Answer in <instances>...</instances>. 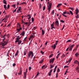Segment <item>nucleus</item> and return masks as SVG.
<instances>
[{
    "label": "nucleus",
    "mask_w": 79,
    "mask_h": 79,
    "mask_svg": "<svg viewBox=\"0 0 79 79\" xmlns=\"http://www.w3.org/2000/svg\"><path fill=\"white\" fill-rule=\"evenodd\" d=\"M54 11H55L54 10H52V11L51 12V14H52V15H54V13H55Z\"/></svg>",
    "instance_id": "nucleus-29"
},
{
    "label": "nucleus",
    "mask_w": 79,
    "mask_h": 79,
    "mask_svg": "<svg viewBox=\"0 0 79 79\" xmlns=\"http://www.w3.org/2000/svg\"><path fill=\"white\" fill-rule=\"evenodd\" d=\"M24 55L25 56L27 54V51H24L23 52Z\"/></svg>",
    "instance_id": "nucleus-22"
},
{
    "label": "nucleus",
    "mask_w": 79,
    "mask_h": 79,
    "mask_svg": "<svg viewBox=\"0 0 79 79\" xmlns=\"http://www.w3.org/2000/svg\"><path fill=\"white\" fill-rule=\"evenodd\" d=\"M23 23H24L25 25H26L27 24H28V23H27V22L25 23L23 21Z\"/></svg>",
    "instance_id": "nucleus-34"
},
{
    "label": "nucleus",
    "mask_w": 79,
    "mask_h": 79,
    "mask_svg": "<svg viewBox=\"0 0 79 79\" xmlns=\"http://www.w3.org/2000/svg\"><path fill=\"white\" fill-rule=\"evenodd\" d=\"M48 75H49V76H51V74H52V73H51V72H49L48 73Z\"/></svg>",
    "instance_id": "nucleus-37"
},
{
    "label": "nucleus",
    "mask_w": 79,
    "mask_h": 79,
    "mask_svg": "<svg viewBox=\"0 0 79 79\" xmlns=\"http://www.w3.org/2000/svg\"><path fill=\"white\" fill-rule=\"evenodd\" d=\"M43 61H44V59H42V60H41V61H40L39 62V63L40 64H41L42 63V62H43Z\"/></svg>",
    "instance_id": "nucleus-26"
},
{
    "label": "nucleus",
    "mask_w": 79,
    "mask_h": 79,
    "mask_svg": "<svg viewBox=\"0 0 79 79\" xmlns=\"http://www.w3.org/2000/svg\"><path fill=\"white\" fill-rule=\"evenodd\" d=\"M13 13H14L15 12H16V9H15V10H13Z\"/></svg>",
    "instance_id": "nucleus-38"
},
{
    "label": "nucleus",
    "mask_w": 79,
    "mask_h": 79,
    "mask_svg": "<svg viewBox=\"0 0 79 79\" xmlns=\"http://www.w3.org/2000/svg\"><path fill=\"white\" fill-rule=\"evenodd\" d=\"M18 55V53L17 52L15 55V56H16Z\"/></svg>",
    "instance_id": "nucleus-63"
},
{
    "label": "nucleus",
    "mask_w": 79,
    "mask_h": 79,
    "mask_svg": "<svg viewBox=\"0 0 79 79\" xmlns=\"http://www.w3.org/2000/svg\"><path fill=\"white\" fill-rule=\"evenodd\" d=\"M42 35H44V34H45V31L43 29L42 30Z\"/></svg>",
    "instance_id": "nucleus-17"
},
{
    "label": "nucleus",
    "mask_w": 79,
    "mask_h": 79,
    "mask_svg": "<svg viewBox=\"0 0 79 79\" xmlns=\"http://www.w3.org/2000/svg\"><path fill=\"white\" fill-rule=\"evenodd\" d=\"M16 31H17L16 32V33H18L19 32V31H20L19 29H17L16 30Z\"/></svg>",
    "instance_id": "nucleus-30"
},
{
    "label": "nucleus",
    "mask_w": 79,
    "mask_h": 79,
    "mask_svg": "<svg viewBox=\"0 0 79 79\" xmlns=\"http://www.w3.org/2000/svg\"><path fill=\"white\" fill-rule=\"evenodd\" d=\"M76 12V15H77L78 14V13H79V10L77 8H76V9L75 10Z\"/></svg>",
    "instance_id": "nucleus-11"
},
{
    "label": "nucleus",
    "mask_w": 79,
    "mask_h": 79,
    "mask_svg": "<svg viewBox=\"0 0 79 79\" xmlns=\"http://www.w3.org/2000/svg\"><path fill=\"white\" fill-rule=\"evenodd\" d=\"M28 16H29L28 18V19H30L31 18V17L29 15H27Z\"/></svg>",
    "instance_id": "nucleus-32"
},
{
    "label": "nucleus",
    "mask_w": 79,
    "mask_h": 79,
    "mask_svg": "<svg viewBox=\"0 0 79 79\" xmlns=\"http://www.w3.org/2000/svg\"><path fill=\"white\" fill-rule=\"evenodd\" d=\"M40 53H41V54H44V52H43L42 51H40Z\"/></svg>",
    "instance_id": "nucleus-45"
},
{
    "label": "nucleus",
    "mask_w": 79,
    "mask_h": 79,
    "mask_svg": "<svg viewBox=\"0 0 79 79\" xmlns=\"http://www.w3.org/2000/svg\"><path fill=\"white\" fill-rule=\"evenodd\" d=\"M60 22H61V23H64L65 22L64 21L61 20H60Z\"/></svg>",
    "instance_id": "nucleus-40"
},
{
    "label": "nucleus",
    "mask_w": 79,
    "mask_h": 79,
    "mask_svg": "<svg viewBox=\"0 0 79 79\" xmlns=\"http://www.w3.org/2000/svg\"><path fill=\"white\" fill-rule=\"evenodd\" d=\"M17 27H20V24H17Z\"/></svg>",
    "instance_id": "nucleus-59"
},
{
    "label": "nucleus",
    "mask_w": 79,
    "mask_h": 79,
    "mask_svg": "<svg viewBox=\"0 0 79 79\" xmlns=\"http://www.w3.org/2000/svg\"><path fill=\"white\" fill-rule=\"evenodd\" d=\"M75 55L76 57H77V56H78V55H79V53L77 52L76 54H75Z\"/></svg>",
    "instance_id": "nucleus-14"
},
{
    "label": "nucleus",
    "mask_w": 79,
    "mask_h": 79,
    "mask_svg": "<svg viewBox=\"0 0 79 79\" xmlns=\"http://www.w3.org/2000/svg\"><path fill=\"white\" fill-rule=\"evenodd\" d=\"M56 69H54V73H55V72H56Z\"/></svg>",
    "instance_id": "nucleus-56"
},
{
    "label": "nucleus",
    "mask_w": 79,
    "mask_h": 79,
    "mask_svg": "<svg viewBox=\"0 0 79 79\" xmlns=\"http://www.w3.org/2000/svg\"><path fill=\"white\" fill-rule=\"evenodd\" d=\"M56 46L55 44H54L53 46H52V48H54V49H55V48H56Z\"/></svg>",
    "instance_id": "nucleus-19"
},
{
    "label": "nucleus",
    "mask_w": 79,
    "mask_h": 79,
    "mask_svg": "<svg viewBox=\"0 0 79 79\" xmlns=\"http://www.w3.org/2000/svg\"><path fill=\"white\" fill-rule=\"evenodd\" d=\"M4 7L6 10L7 7H6V5H4Z\"/></svg>",
    "instance_id": "nucleus-24"
},
{
    "label": "nucleus",
    "mask_w": 79,
    "mask_h": 79,
    "mask_svg": "<svg viewBox=\"0 0 79 79\" xmlns=\"http://www.w3.org/2000/svg\"><path fill=\"white\" fill-rule=\"evenodd\" d=\"M60 71V69L58 68L57 69V73H59Z\"/></svg>",
    "instance_id": "nucleus-33"
},
{
    "label": "nucleus",
    "mask_w": 79,
    "mask_h": 79,
    "mask_svg": "<svg viewBox=\"0 0 79 79\" xmlns=\"http://www.w3.org/2000/svg\"><path fill=\"white\" fill-rule=\"evenodd\" d=\"M21 7L19 6V9L17 10V13H21V12H22V11H21Z\"/></svg>",
    "instance_id": "nucleus-7"
},
{
    "label": "nucleus",
    "mask_w": 79,
    "mask_h": 79,
    "mask_svg": "<svg viewBox=\"0 0 79 79\" xmlns=\"http://www.w3.org/2000/svg\"><path fill=\"white\" fill-rule=\"evenodd\" d=\"M24 75V79H25L26 77V76L27 75V73L24 72L23 73Z\"/></svg>",
    "instance_id": "nucleus-10"
},
{
    "label": "nucleus",
    "mask_w": 79,
    "mask_h": 79,
    "mask_svg": "<svg viewBox=\"0 0 79 79\" xmlns=\"http://www.w3.org/2000/svg\"><path fill=\"white\" fill-rule=\"evenodd\" d=\"M6 36V34H5L4 35L2 36V37L4 38L3 39V42L2 43V47H4V46H5V45H7V44H8V40H6L5 41H4V40L5 39V37Z\"/></svg>",
    "instance_id": "nucleus-1"
},
{
    "label": "nucleus",
    "mask_w": 79,
    "mask_h": 79,
    "mask_svg": "<svg viewBox=\"0 0 79 79\" xmlns=\"http://www.w3.org/2000/svg\"><path fill=\"white\" fill-rule=\"evenodd\" d=\"M53 56V54H52L49 56V58H52V57Z\"/></svg>",
    "instance_id": "nucleus-28"
},
{
    "label": "nucleus",
    "mask_w": 79,
    "mask_h": 79,
    "mask_svg": "<svg viewBox=\"0 0 79 79\" xmlns=\"http://www.w3.org/2000/svg\"><path fill=\"white\" fill-rule=\"evenodd\" d=\"M15 42H18V45H20L21 44V43L22 42V41L21 40H19H19H16L15 41Z\"/></svg>",
    "instance_id": "nucleus-4"
},
{
    "label": "nucleus",
    "mask_w": 79,
    "mask_h": 79,
    "mask_svg": "<svg viewBox=\"0 0 79 79\" xmlns=\"http://www.w3.org/2000/svg\"><path fill=\"white\" fill-rule=\"evenodd\" d=\"M58 73H56V78L58 77Z\"/></svg>",
    "instance_id": "nucleus-47"
},
{
    "label": "nucleus",
    "mask_w": 79,
    "mask_h": 79,
    "mask_svg": "<svg viewBox=\"0 0 79 79\" xmlns=\"http://www.w3.org/2000/svg\"><path fill=\"white\" fill-rule=\"evenodd\" d=\"M25 73H27V69H26V71L25 72Z\"/></svg>",
    "instance_id": "nucleus-61"
},
{
    "label": "nucleus",
    "mask_w": 79,
    "mask_h": 79,
    "mask_svg": "<svg viewBox=\"0 0 79 79\" xmlns=\"http://www.w3.org/2000/svg\"><path fill=\"white\" fill-rule=\"evenodd\" d=\"M64 26H65V25H64V26H63V28H62L61 29V30H63V29H64Z\"/></svg>",
    "instance_id": "nucleus-53"
},
{
    "label": "nucleus",
    "mask_w": 79,
    "mask_h": 79,
    "mask_svg": "<svg viewBox=\"0 0 79 79\" xmlns=\"http://www.w3.org/2000/svg\"><path fill=\"white\" fill-rule=\"evenodd\" d=\"M52 4L51 3H50L49 4V6H48V11L49 13L50 11V10L51 8H52Z\"/></svg>",
    "instance_id": "nucleus-3"
},
{
    "label": "nucleus",
    "mask_w": 79,
    "mask_h": 79,
    "mask_svg": "<svg viewBox=\"0 0 79 79\" xmlns=\"http://www.w3.org/2000/svg\"><path fill=\"white\" fill-rule=\"evenodd\" d=\"M64 68H68V66L65 65L64 67Z\"/></svg>",
    "instance_id": "nucleus-58"
},
{
    "label": "nucleus",
    "mask_w": 79,
    "mask_h": 79,
    "mask_svg": "<svg viewBox=\"0 0 79 79\" xmlns=\"http://www.w3.org/2000/svg\"><path fill=\"white\" fill-rule=\"evenodd\" d=\"M21 34H22V36H24V35H25V32L24 31H23L21 33Z\"/></svg>",
    "instance_id": "nucleus-18"
},
{
    "label": "nucleus",
    "mask_w": 79,
    "mask_h": 79,
    "mask_svg": "<svg viewBox=\"0 0 79 79\" xmlns=\"http://www.w3.org/2000/svg\"><path fill=\"white\" fill-rule=\"evenodd\" d=\"M22 4V5H23V4H26V2H22L20 4Z\"/></svg>",
    "instance_id": "nucleus-46"
},
{
    "label": "nucleus",
    "mask_w": 79,
    "mask_h": 79,
    "mask_svg": "<svg viewBox=\"0 0 79 79\" xmlns=\"http://www.w3.org/2000/svg\"><path fill=\"white\" fill-rule=\"evenodd\" d=\"M62 15H63L64 17H67V16L64 15L63 14H62Z\"/></svg>",
    "instance_id": "nucleus-51"
},
{
    "label": "nucleus",
    "mask_w": 79,
    "mask_h": 79,
    "mask_svg": "<svg viewBox=\"0 0 79 79\" xmlns=\"http://www.w3.org/2000/svg\"><path fill=\"white\" fill-rule=\"evenodd\" d=\"M18 75H21V74H22V70H20V73H18Z\"/></svg>",
    "instance_id": "nucleus-23"
},
{
    "label": "nucleus",
    "mask_w": 79,
    "mask_h": 79,
    "mask_svg": "<svg viewBox=\"0 0 79 79\" xmlns=\"http://www.w3.org/2000/svg\"><path fill=\"white\" fill-rule=\"evenodd\" d=\"M13 66H16V64L14 63L13 65Z\"/></svg>",
    "instance_id": "nucleus-57"
},
{
    "label": "nucleus",
    "mask_w": 79,
    "mask_h": 79,
    "mask_svg": "<svg viewBox=\"0 0 79 79\" xmlns=\"http://www.w3.org/2000/svg\"><path fill=\"white\" fill-rule=\"evenodd\" d=\"M31 21H32V22H34V18L33 17L32 18H31Z\"/></svg>",
    "instance_id": "nucleus-43"
},
{
    "label": "nucleus",
    "mask_w": 79,
    "mask_h": 79,
    "mask_svg": "<svg viewBox=\"0 0 79 79\" xmlns=\"http://www.w3.org/2000/svg\"><path fill=\"white\" fill-rule=\"evenodd\" d=\"M54 61H55V58H53L52 59H51L49 61V63H53Z\"/></svg>",
    "instance_id": "nucleus-5"
},
{
    "label": "nucleus",
    "mask_w": 79,
    "mask_h": 79,
    "mask_svg": "<svg viewBox=\"0 0 79 79\" xmlns=\"http://www.w3.org/2000/svg\"><path fill=\"white\" fill-rule=\"evenodd\" d=\"M77 16H76L75 17L76 18H77V19L79 18V15H77Z\"/></svg>",
    "instance_id": "nucleus-42"
},
{
    "label": "nucleus",
    "mask_w": 79,
    "mask_h": 79,
    "mask_svg": "<svg viewBox=\"0 0 79 79\" xmlns=\"http://www.w3.org/2000/svg\"><path fill=\"white\" fill-rule=\"evenodd\" d=\"M31 56V58H32L34 56V53H33V52H32V51H31L28 54V58H29Z\"/></svg>",
    "instance_id": "nucleus-2"
},
{
    "label": "nucleus",
    "mask_w": 79,
    "mask_h": 79,
    "mask_svg": "<svg viewBox=\"0 0 79 79\" xmlns=\"http://www.w3.org/2000/svg\"><path fill=\"white\" fill-rule=\"evenodd\" d=\"M31 38H34V35H32L30 36V38H29V40H31Z\"/></svg>",
    "instance_id": "nucleus-15"
},
{
    "label": "nucleus",
    "mask_w": 79,
    "mask_h": 79,
    "mask_svg": "<svg viewBox=\"0 0 79 79\" xmlns=\"http://www.w3.org/2000/svg\"><path fill=\"white\" fill-rule=\"evenodd\" d=\"M39 72H37V74L36 75V76H39Z\"/></svg>",
    "instance_id": "nucleus-60"
},
{
    "label": "nucleus",
    "mask_w": 79,
    "mask_h": 79,
    "mask_svg": "<svg viewBox=\"0 0 79 79\" xmlns=\"http://www.w3.org/2000/svg\"><path fill=\"white\" fill-rule=\"evenodd\" d=\"M6 17L5 18L4 21V23H6L7 22V21H8V19L9 17V16L8 15H6Z\"/></svg>",
    "instance_id": "nucleus-6"
},
{
    "label": "nucleus",
    "mask_w": 79,
    "mask_h": 79,
    "mask_svg": "<svg viewBox=\"0 0 79 79\" xmlns=\"http://www.w3.org/2000/svg\"><path fill=\"white\" fill-rule=\"evenodd\" d=\"M72 60V59H69V60H68L67 61H66V63H70V62H71V61Z\"/></svg>",
    "instance_id": "nucleus-12"
},
{
    "label": "nucleus",
    "mask_w": 79,
    "mask_h": 79,
    "mask_svg": "<svg viewBox=\"0 0 79 79\" xmlns=\"http://www.w3.org/2000/svg\"><path fill=\"white\" fill-rule=\"evenodd\" d=\"M52 71H53V69H51L50 70L49 72L52 73Z\"/></svg>",
    "instance_id": "nucleus-52"
},
{
    "label": "nucleus",
    "mask_w": 79,
    "mask_h": 79,
    "mask_svg": "<svg viewBox=\"0 0 79 79\" xmlns=\"http://www.w3.org/2000/svg\"><path fill=\"white\" fill-rule=\"evenodd\" d=\"M55 26H59V22L57 20L55 22Z\"/></svg>",
    "instance_id": "nucleus-9"
},
{
    "label": "nucleus",
    "mask_w": 79,
    "mask_h": 79,
    "mask_svg": "<svg viewBox=\"0 0 79 79\" xmlns=\"http://www.w3.org/2000/svg\"><path fill=\"white\" fill-rule=\"evenodd\" d=\"M10 5H7V9H8V8H10Z\"/></svg>",
    "instance_id": "nucleus-55"
},
{
    "label": "nucleus",
    "mask_w": 79,
    "mask_h": 79,
    "mask_svg": "<svg viewBox=\"0 0 79 79\" xmlns=\"http://www.w3.org/2000/svg\"><path fill=\"white\" fill-rule=\"evenodd\" d=\"M54 26H55V23L53 22L52 24H51V27H53Z\"/></svg>",
    "instance_id": "nucleus-27"
},
{
    "label": "nucleus",
    "mask_w": 79,
    "mask_h": 79,
    "mask_svg": "<svg viewBox=\"0 0 79 79\" xmlns=\"http://www.w3.org/2000/svg\"><path fill=\"white\" fill-rule=\"evenodd\" d=\"M3 3L4 4H7L6 1H3Z\"/></svg>",
    "instance_id": "nucleus-36"
},
{
    "label": "nucleus",
    "mask_w": 79,
    "mask_h": 79,
    "mask_svg": "<svg viewBox=\"0 0 79 79\" xmlns=\"http://www.w3.org/2000/svg\"><path fill=\"white\" fill-rule=\"evenodd\" d=\"M61 54V53H59L58 54V55H57L56 57V58L57 59H58V58H59V56Z\"/></svg>",
    "instance_id": "nucleus-21"
},
{
    "label": "nucleus",
    "mask_w": 79,
    "mask_h": 79,
    "mask_svg": "<svg viewBox=\"0 0 79 79\" xmlns=\"http://www.w3.org/2000/svg\"><path fill=\"white\" fill-rule=\"evenodd\" d=\"M69 47L67 48L66 51V52H67V51H68V49H69Z\"/></svg>",
    "instance_id": "nucleus-50"
},
{
    "label": "nucleus",
    "mask_w": 79,
    "mask_h": 79,
    "mask_svg": "<svg viewBox=\"0 0 79 79\" xmlns=\"http://www.w3.org/2000/svg\"><path fill=\"white\" fill-rule=\"evenodd\" d=\"M26 39H27V37H26L24 39V40H26Z\"/></svg>",
    "instance_id": "nucleus-64"
},
{
    "label": "nucleus",
    "mask_w": 79,
    "mask_h": 79,
    "mask_svg": "<svg viewBox=\"0 0 79 79\" xmlns=\"http://www.w3.org/2000/svg\"><path fill=\"white\" fill-rule=\"evenodd\" d=\"M74 44H73L71 45L69 48V51H72V49H73V48L74 47Z\"/></svg>",
    "instance_id": "nucleus-8"
},
{
    "label": "nucleus",
    "mask_w": 79,
    "mask_h": 79,
    "mask_svg": "<svg viewBox=\"0 0 79 79\" xmlns=\"http://www.w3.org/2000/svg\"><path fill=\"white\" fill-rule=\"evenodd\" d=\"M62 5V3H59L57 6V8H59L60 6H61Z\"/></svg>",
    "instance_id": "nucleus-16"
},
{
    "label": "nucleus",
    "mask_w": 79,
    "mask_h": 79,
    "mask_svg": "<svg viewBox=\"0 0 79 79\" xmlns=\"http://www.w3.org/2000/svg\"><path fill=\"white\" fill-rule=\"evenodd\" d=\"M45 65H44L42 67V69H44V67H45Z\"/></svg>",
    "instance_id": "nucleus-62"
},
{
    "label": "nucleus",
    "mask_w": 79,
    "mask_h": 79,
    "mask_svg": "<svg viewBox=\"0 0 79 79\" xmlns=\"http://www.w3.org/2000/svg\"><path fill=\"white\" fill-rule=\"evenodd\" d=\"M17 37L16 38V40L20 39V38H19V36H17Z\"/></svg>",
    "instance_id": "nucleus-31"
},
{
    "label": "nucleus",
    "mask_w": 79,
    "mask_h": 79,
    "mask_svg": "<svg viewBox=\"0 0 79 79\" xmlns=\"http://www.w3.org/2000/svg\"><path fill=\"white\" fill-rule=\"evenodd\" d=\"M79 62L77 60H76L74 61V64H77L78 63H79Z\"/></svg>",
    "instance_id": "nucleus-13"
},
{
    "label": "nucleus",
    "mask_w": 79,
    "mask_h": 79,
    "mask_svg": "<svg viewBox=\"0 0 79 79\" xmlns=\"http://www.w3.org/2000/svg\"><path fill=\"white\" fill-rule=\"evenodd\" d=\"M70 9L71 10H74V8L73 7H70Z\"/></svg>",
    "instance_id": "nucleus-41"
},
{
    "label": "nucleus",
    "mask_w": 79,
    "mask_h": 79,
    "mask_svg": "<svg viewBox=\"0 0 79 79\" xmlns=\"http://www.w3.org/2000/svg\"><path fill=\"white\" fill-rule=\"evenodd\" d=\"M55 29V27L54 26L51 27V29Z\"/></svg>",
    "instance_id": "nucleus-44"
},
{
    "label": "nucleus",
    "mask_w": 79,
    "mask_h": 79,
    "mask_svg": "<svg viewBox=\"0 0 79 79\" xmlns=\"http://www.w3.org/2000/svg\"><path fill=\"white\" fill-rule=\"evenodd\" d=\"M71 42L70 40H68L67 41V42Z\"/></svg>",
    "instance_id": "nucleus-48"
},
{
    "label": "nucleus",
    "mask_w": 79,
    "mask_h": 79,
    "mask_svg": "<svg viewBox=\"0 0 79 79\" xmlns=\"http://www.w3.org/2000/svg\"><path fill=\"white\" fill-rule=\"evenodd\" d=\"M66 11H64L63 13V15H65V14H66Z\"/></svg>",
    "instance_id": "nucleus-54"
},
{
    "label": "nucleus",
    "mask_w": 79,
    "mask_h": 79,
    "mask_svg": "<svg viewBox=\"0 0 79 79\" xmlns=\"http://www.w3.org/2000/svg\"><path fill=\"white\" fill-rule=\"evenodd\" d=\"M22 29V28L21 27H20L19 29H18V30L20 31V30H21Z\"/></svg>",
    "instance_id": "nucleus-49"
},
{
    "label": "nucleus",
    "mask_w": 79,
    "mask_h": 79,
    "mask_svg": "<svg viewBox=\"0 0 79 79\" xmlns=\"http://www.w3.org/2000/svg\"><path fill=\"white\" fill-rule=\"evenodd\" d=\"M45 10V6H43V11H44V10Z\"/></svg>",
    "instance_id": "nucleus-35"
},
{
    "label": "nucleus",
    "mask_w": 79,
    "mask_h": 79,
    "mask_svg": "<svg viewBox=\"0 0 79 79\" xmlns=\"http://www.w3.org/2000/svg\"><path fill=\"white\" fill-rule=\"evenodd\" d=\"M70 11V14H71L72 15H73V13L72 12L71 10H69Z\"/></svg>",
    "instance_id": "nucleus-39"
},
{
    "label": "nucleus",
    "mask_w": 79,
    "mask_h": 79,
    "mask_svg": "<svg viewBox=\"0 0 79 79\" xmlns=\"http://www.w3.org/2000/svg\"><path fill=\"white\" fill-rule=\"evenodd\" d=\"M16 4H14L12 5L11 6H12L13 8H16Z\"/></svg>",
    "instance_id": "nucleus-25"
},
{
    "label": "nucleus",
    "mask_w": 79,
    "mask_h": 79,
    "mask_svg": "<svg viewBox=\"0 0 79 79\" xmlns=\"http://www.w3.org/2000/svg\"><path fill=\"white\" fill-rule=\"evenodd\" d=\"M55 66V65H52L50 67V69H52V68H53V67H54Z\"/></svg>",
    "instance_id": "nucleus-20"
}]
</instances>
